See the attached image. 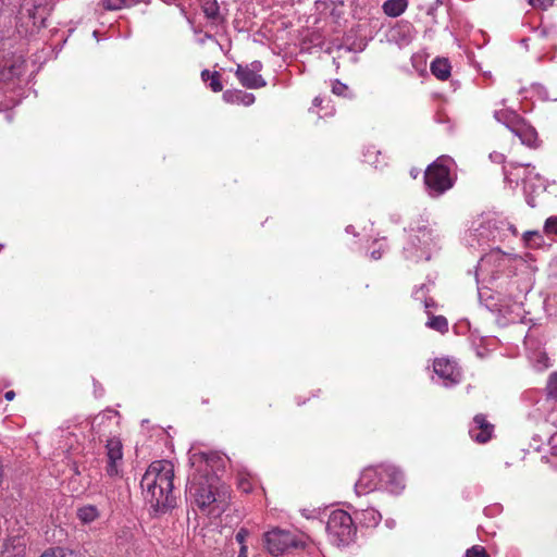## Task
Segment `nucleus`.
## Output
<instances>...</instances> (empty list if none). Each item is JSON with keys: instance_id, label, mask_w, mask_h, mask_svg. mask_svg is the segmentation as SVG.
I'll return each instance as SVG.
<instances>
[{"instance_id": "nucleus-1", "label": "nucleus", "mask_w": 557, "mask_h": 557, "mask_svg": "<svg viewBox=\"0 0 557 557\" xmlns=\"http://www.w3.org/2000/svg\"><path fill=\"white\" fill-rule=\"evenodd\" d=\"M174 465L168 460L153 461L140 481L145 500L154 513H165L173 508Z\"/></svg>"}, {"instance_id": "nucleus-2", "label": "nucleus", "mask_w": 557, "mask_h": 557, "mask_svg": "<svg viewBox=\"0 0 557 557\" xmlns=\"http://www.w3.org/2000/svg\"><path fill=\"white\" fill-rule=\"evenodd\" d=\"M190 502L207 515L218 517L227 507L230 493L214 475L190 472L186 487Z\"/></svg>"}, {"instance_id": "nucleus-3", "label": "nucleus", "mask_w": 557, "mask_h": 557, "mask_svg": "<svg viewBox=\"0 0 557 557\" xmlns=\"http://www.w3.org/2000/svg\"><path fill=\"white\" fill-rule=\"evenodd\" d=\"M453 160L447 156L438 157L424 172V184L431 197H440L454 185L450 175Z\"/></svg>"}, {"instance_id": "nucleus-4", "label": "nucleus", "mask_w": 557, "mask_h": 557, "mask_svg": "<svg viewBox=\"0 0 557 557\" xmlns=\"http://www.w3.org/2000/svg\"><path fill=\"white\" fill-rule=\"evenodd\" d=\"M50 9L46 0H23L18 11V32L24 35L34 34L45 27Z\"/></svg>"}, {"instance_id": "nucleus-5", "label": "nucleus", "mask_w": 557, "mask_h": 557, "mask_svg": "<svg viewBox=\"0 0 557 557\" xmlns=\"http://www.w3.org/2000/svg\"><path fill=\"white\" fill-rule=\"evenodd\" d=\"M326 532L330 541L336 546L350 544L357 532L351 516L342 509L333 510L326 522Z\"/></svg>"}, {"instance_id": "nucleus-6", "label": "nucleus", "mask_w": 557, "mask_h": 557, "mask_svg": "<svg viewBox=\"0 0 557 557\" xmlns=\"http://www.w3.org/2000/svg\"><path fill=\"white\" fill-rule=\"evenodd\" d=\"M520 178L527 194V202L534 208L536 203L531 195L544 191L546 189L545 182L539 173L534 172V168H531L528 163L517 164L510 171L505 170V180L509 183L518 185Z\"/></svg>"}, {"instance_id": "nucleus-7", "label": "nucleus", "mask_w": 557, "mask_h": 557, "mask_svg": "<svg viewBox=\"0 0 557 557\" xmlns=\"http://www.w3.org/2000/svg\"><path fill=\"white\" fill-rule=\"evenodd\" d=\"M507 227L512 234H517L516 227L507 221L488 220L473 226L466 238L470 247H483L488 243H495L503 237L504 227Z\"/></svg>"}, {"instance_id": "nucleus-8", "label": "nucleus", "mask_w": 557, "mask_h": 557, "mask_svg": "<svg viewBox=\"0 0 557 557\" xmlns=\"http://www.w3.org/2000/svg\"><path fill=\"white\" fill-rule=\"evenodd\" d=\"M228 458L218 451H194L189 453L191 472L214 475L219 482V472L225 469Z\"/></svg>"}, {"instance_id": "nucleus-9", "label": "nucleus", "mask_w": 557, "mask_h": 557, "mask_svg": "<svg viewBox=\"0 0 557 557\" xmlns=\"http://www.w3.org/2000/svg\"><path fill=\"white\" fill-rule=\"evenodd\" d=\"M432 245H434L432 231L420 227L417 234L410 235L408 244L404 247L405 258L414 262L430 260Z\"/></svg>"}, {"instance_id": "nucleus-10", "label": "nucleus", "mask_w": 557, "mask_h": 557, "mask_svg": "<svg viewBox=\"0 0 557 557\" xmlns=\"http://www.w3.org/2000/svg\"><path fill=\"white\" fill-rule=\"evenodd\" d=\"M104 471L110 478H119L123 474L124 451L120 437L112 436L104 445Z\"/></svg>"}, {"instance_id": "nucleus-11", "label": "nucleus", "mask_w": 557, "mask_h": 557, "mask_svg": "<svg viewBox=\"0 0 557 557\" xmlns=\"http://www.w3.org/2000/svg\"><path fill=\"white\" fill-rule=\"evenodd\" d=\"M264 544L271 555L283 554L289 547L298 545L296 536L286 530L273 529L264 534Z\"/></svg>"}, {"instance_id": "nucleus-12", "label": "nucleus", "mask_w": 557, "mask_h": 557, "mask_svg": "<svg viewBox=\"0 0 557 557\" xmlns=\"http://www.w3.org/2000/svg\"><path fill=\"white\" fill-rule=\"evenodd\" d=\"M434 373L446 387L458 384L461 380V371L455 360L448 358H437L433 362Z\"/></svg>"}, {"instance_id": "nucleus-13", "label": "nucleus", "mask_w": 557, "mask_h": 557, "mask_svg": "<svg viewBox=\"0 0 557 557\" xmlns=\"http://www.w3.org/2000/svg\"><path fill=\"white\" fill-rule=\"evenodd\" d=\"M261 70L262 63L253 61L249 65H237L235 75L244 87L250 89L261 88L267 85L263 77L259 74Z\"/></svg>"}, {"instance_id": "nucleus-14", "label": "nucleus", "mask_w": 557, "mask_h": 557, "mask_svg": "<svg viewBox=\"0 0 557 557\" xmlns=\"http://www.w3.org/2000/svg\"><path fill=\"white\" fill-rule=\"evenodd\" d=\"M382 481V465L369 467L361 472L360 478L355 485L356 493L358 495L368 494L381 488V485H383Z\"/></svg>"}, {"instance_id": "nucleus-15", "label": "nucleus", "mask_w": 557, "mask_h": 557, "mask_svg": "<svg viewBox=\"0 0 557 557\" xmlns=\"http://www.w3.org/2000/svg\"><path fill=\"white\" fill-rule=\"evenodd\" d=\"M382 478L381 488L389 493L398 494L405 488L404 475L395 466L382 465Z\"/></svg>"}, {"instance_id": "nucleus-16", "label": "nucleus", "mask_w": 557, "mask_h": 557, "mask_svg": "<svg viewBox=\"0 0 557 557\" xmlns=\"http://www.w3.org/2000/svg\"><path fill=\"white\" fill-rule=\"evenodd\" d=\"M494 425L487 422L485 416L476 414L469 429V434L472 440L479 443H486L491 440Z\"/></svg>"}, {"instance_id": "nucleus-17", "label": "nucleus", "mask_w": 557, "mask_h": 557, "mask_svg": "<svg viewBox=\"0 0 557 557\" xmlns=\"http://www.w3.org/2000/svg\"><path fill=\"white\" fill-rule=\"evenodd\" d=\"M511 133H513L523 145L533 146L536 141V132L535 129L525 123L522 117H518L512 125L508 128Z\"/></svg>"}, {"instance_id": "nucleus-18", "label": "nucleus", "mask_w": 557, "mask_h": 557, "mask_svg": "<svg viewBox=\"0 0 557 557\" xmlns=\"http://www.w3.org/2000/svg\"><path fill=\"white\" fill-rule=\"evenodd\" d=\"M223 99L227 103L250 106L255 102L253 94L246 92L243 90H226L223 92Z\"/></svg>"}, {"instance_id": "nucleus-19", "label": "nucleus", "mask_w": 557, "mask_h": 557, "mask_svg": "<svg viewBox=\"0 0 557 557\" xmlns=\"http://www.w3.org/2000/svg\"><path fill=\"white\" fill-rule=\"evenodd\" d=\"M408 8V0H386L382 4V11L388 17L400 16Z\"/></svg>"}, {"instance_id": "nucleus-20", "label": "nucleus", "mask_w": 557, "mask_h": 557, "mask_svg": "<svg viewBox=\"0 0 557 557\" xmlns=\"http://www.w3.org/2000/svg\"><path fill=\"white\" fill-rule=\"evenodd\" d=\"M357 519H359L360 523H362L364 527L373 528L380 523L382 516L376 509L367 508L360 512H357Z\"/></svg>"}, {"instance_id": "nucleus-21", "label": "nucleus", "mask_w": 557, "mask_h": 557, "mask_svg": "<svg viewBox=\"0 0 557 557\" xmlns=\"http://www.w3.org/2000/svg\"><path fill=\"white\" fill-rule=\"evenodd\" d=\"M432 74L441 81H445L450 75V64L446 59H436L431 63Z\"/></svg>"}, {"instance_id": "nucleus-22", "label": "nucleus", "mask_w": 557, "mask_h": 557, "mask_svg": "<svg viewBox=\"0 0 557 557\" xmlns=\"http://www.w3.org/2000/svg\"><path fill=\"white\" fill-rule=\"evenodd\" d=\"M77 517L84 523H89L95 521L99 517V511L96 506L86 505L77 510Z\"/></svg>"}, {"instance_id": "nucleus-23", "label": "nucleus", "mask_w": 557, "mask_h": 557, "mask_svg": "<svg viewBox=\"0 0 557 557\" xmlns=\"http://www.w3.org/2000/svg\"><path fill=\"white\" fill-rule=\"evenodd\" d=\"M140 2H146V0H102V5L106 10H121Z\"/></svg>"}, {"instance_id": "nucleus-24", "label": "nucleus", "mask_w": 557, "mask_h": 557, "mask_svg": "<svg viewBox=\"0 0 557 557\" xmlns=\"http://www.w3.org/2000/svg\"><path fill=\"white\" fill-rule=\"evenodd\" d=\"M494 116L498 122L506 125L507 128L519 117L515 111L508 109L496 110Z\"/></svg>"}, {"instance_id": "nucleus-25", "label": "nucleus", "mask_w": 557, "mask_h": 557, "mask_svg": "<svg viewBox=\"0 0 557 557\" xmlns=\"http://www.w3.org/2000/svg\"><path fill=\"white\" fill-rule=\"evenodd\" d=\"M203 13L207 18L218 22L220 18V8L215 0H207L205 1L203 5Z\"/></svg>"}, {"instance_id": "nucleus-26", "label": "nucleus", "mask_w": 557, "mask_h": 557, "mask_svg": "<svg viewBox=\"0 0 557 557\" xmlns=\"http://www.w3.org/2000/svg\"><path fill=\"white\" fill-rule=\"evenodd\" d=\"M426 326L435 330L440 333H445L448 331V322L447 319L443 315H432L426 322Z\"/></svg>"}, {"instance_id": "nucleus-27", "label": "nucleus", "mask_w": 557, "mask_h": 557, "mask_svg": "<svg viewBox=\"0 0 557 557\" xmlns=\"http://www.w3.org/2000/svg\"><path fill=\"white\" fill-rule=\"evenodd\" d=\"M523 240L531 248L539 247L543 243V236L539 231H528L523 234Z\"/></svg>"}, {"instance_id": "nucleus-28", "label": "nucleus", "mask_w": 557, "mask_h": 557, "mask_svg": "<svg viewBox=\"0 0 557 557\" xmlns=\"http://www.w3.org/2000/svg\"><path fill=\"white\" fill-rule=\"evenodd\" d=\"M543 232L548 237L557 238V215H552L546 219Z\"/></svg>"}, {"instance_id": "nucleus-29", "label": "nucleus", "mask_w": 557, "mask_h": 557, "mask_svg": "<svg viewBox=\"0 0 557 557\" xmlns=\"http://www.w3.org/2000/svg\"><path fill=\"white\" fill-rule=\"evenodd\" d=\"M40 557H76L74 552L65 550L63 548H50L41 554Z\"/></svg>"}, {"instance_id": "nucleus-30", "label": "nucleus", "mask_w": 557, "mask_h": 557, "mask_svg": "<svg viewBox=\"0 0 557 557\" xmlns=\"http://www.w3.org/2000/svg\"><path fill=\"white\" fill-rule=\"evenodd\" d=\"M547 395L557 400V373H552L547 382Z\"/></svg>"}, {"instance_id": "nucleus-31", "label": "nucleus", "mask_w": 557, "mask_h": 557, "mask_svg": "<svg viewBox=\"0 0 557 557\" xmlns=\"http://www.w3.org/2000/svg\"><path fill=\"white\" fill-rule=\"evenodd\" d=\"M465 557H490L486 549L481 545H473L466 550Z\"/></svg>"}, {"instance_id": "nucleus-32", "label": "nucleus", "mask_w": 557, "mask_h": 557, "mask_svg": "<svg viewBox=\"0 0 557 557\" xmlns=\"http://www.w3.org/2000/svg\"><path fill=\"white\" fill-rule=\"evenodd\" d=\"M208 85L214 92H219L223 89V85L221 83V75L219 72H213V76L208 82Z\"/></svg>"}, {"instance_id": "nucleus-33", "label": "nucleus", "mask_w": 557, "mask_h": 557, "mask_svg": "<svg viewBox=\"0 0 557 557\" xmlns=\"http://www.w3.org/2000/svg\"><path fill=\"white\" fill-rule=\"evenodd\" d=\"M499 256H500V251L497 250L491 255L482 257L478 263V270L483 272L485 270L487 263H490L494 259H497Z\"/></svg>"}, {"instance_id": "nucleus-34", "label": "nucleus", "mask_w": 557, "mask_h": 557, "mask_svg": "<svg viewBox=\"0 0 557 557\" xmlns=\"http://www.w3.org/2000/svg\"><path fill=\"white\" fill-rule=\"evenodd\" d=\"M332 91L337 96L347 97L348 87L345 84L336 81L332 86Z\"/></svg>"}, {"instance_id": "nucleus-35", "label": "nucleus", "mask_w": 557, "mask_h": 557, "mask_svg": "<svg viewBox=\"0 0 557 557\" xmlns=\"http://www.w3.org/2000/svg\"><path fill=\"white\" fill-rule=\"evenodd\" d=\"M380 152L374 150V148H369L366 152H364V161L369 164H374L376 165V158H374L376 154H379Z\"/></svg>"}, {"instance_id": "nucleus-36", "label": "nucleus", "mask_w": 557, "mask_h": 557, "mask_svg": "<svg viewBox=\"0 0 557 557\" xmlns=\"http://www.w3.org/2000/svg\"><path fill=\"white\" fill-rule=\"evenodd\" d=\"M238 487L244 492V493H249L251 490H252V483L250 481V479L248 478H240L238 480Z\"/></svg>"}, {"instance_id": "nucleus-37", "label": "nucleus", "mask_w": 557, "mask_h": 557, "mask_svg": "<svg viewBox=\"0 0 557 557\" xmlns=\"http://www.w3.org/2000/svg\"><path fill=\"white\" fill-rule=\"evenodd\" d=\"M425 289H426V285L425 284H422L420 287L416 288L413 290V298L421 302L423 299L426 298Z\"/></svg>"}, {"instance_id": "nucleus-38", "label": "nucleus", "mask_w": 557, "mask_h": 557, "mask_svg": "<svg viewBox=\"0 0 557 557\" xmlns=\"http://www.w3.org/2000/svg\"><path fill=\"white\" fill-rule=\"evenodd\" d=\"M249 532L246 530V529H240L237 533H236V541L240 544V545H245V540L247 539Z\"/></svg>"}, {"instance_id": "nucleus-39", "label": "nucleus", "mask_w": 557, "mask_h": 557, "mask_svg": "<svg viewBox=\"0 0 557 557\" xmlns=\"http://www.w3.org/2000/svg\"><path fill=\"white\" fill-rule=\"evenodd\" d=\"M548 443L550 446L552 454L557 456V432L550 436Z\"/></svg>"}, {"instance_id": "nucleus-40", "label": "nucleus", "mask_w": 557, "mask_h": 557, "mask_svg": "<svg viewBox=\"0 0 557 557\" xmlns=\"http://www.w3.org/2000/svg\"><path fill=\"white\" fill-rule=\"evenodd\" d=\"M212 76H213V72H210L209 70H203L201 72V78L205 83H208Z\"/></svg>"}, {"instance_id": "nucleus-41", "label": "nucleus", "mask_w": 557, "mask_h": 557, "mask_svg": "<svg viewBox=\"0 0 557 557\" xmlns=\"http://www.w3.org/2000/svg\"><path fill=\"white\" fill-rule=\"evenodd\" d=\"M383 255V251H382V247H380L379 249H374L371 251V258L373 260H379Z\"/></svg>"}, {"instance_id": "nucleus-42", "label": "nucleus", "mask_w": 557, "mask_h": 557, "mask_svg": "<svg viewBox=\"0 0 557 557\" xmlns=\"http://www.w3.org/2000/svg\"><path fill=\"white\" fill-rule=\"evenodd\" d=\"M421 304H423L424 308L428 310L430 308H433L435 306V302L433 299L431 298H425L421 301Z\"/></svg>"}, {"instance_id": "nucleus-43", "label": "nucleus", "mask_w": 557, "mask_h": 557, "mask_svg": "<svg viewBox=\"0 0 557 557\" xmlns=\"http://www.w3.org/2000/svg\"><path fill=\"white\" fill-rule=\"evenodd\" d=\"M15 397V393L14 391H8L5 394H4V398L9 401L13 400Z\"/></svg>"}, {"instance_id": "nucleus-44", "label": "nucleus", "mask_w": 557, "mask_h": 557, "mask_svg": "<svg viewBox=\"0 0 557 557\" xmlns=\"http://www.w3.org/2000/svg\"><path fill=\"white\" fill-rule=\"evenodd\" d=\"M237 557H248L247 556V546L246 545H242L240 546V550H239V554Z\"/></svg>"}, {"instance_id": "nucleus-45", "label": "nucleus", "mask_w": 557, "mask_h": 557, "mask_svg": "<svg viewBox=\"0 0 557 557\" xmlns=\"http://www.w3.org/2000/svg\"><path fill=\"white\" fill-rule=\"evenodd\" d=\"M542 358H543V360H544L543 368H548V367H549L548 358H547L546 356H543Z\"/></svg>"}, {"instance_id": "nucleus-46", "label": "nucleus", "mask_w": 557, "mask_h": 557, "mask_svg": "<svg viewBox=\"0 0 557 557\" xmlns=\"http://www.w3.org/2000/svg\"><path fill=\"white\" fill-rule=\"evenodd\" d=\"M320 103H321V99L319 97H315L313 99V106L318 107V106H320Z\"/></svg>"}, {"instance_id": "nucleus-47", "label": "nucleus", "mask_w": 557, "mask_h": 557, "mask_svg": "<svg viewBox=\"0 0 557 557\" xmlns=\"http://www.w3.org/2000/svg\"><path fill=\"white\" fill-rule=\"evenodd\" d=\"M386 524H387V527L393 528V527H394V524H395V521H389V520H387V521H386Z\"/></svg>"}, {"instance_id": "nucleus-48", "label": "nucleus", "mask_w": 557, "mask_h": 557, "mask_svg": "<svg viewBox=\"0 0 557 557\" xmlns=\"http://www.w3.org/2000/svg\"><path fill=\"white\" fill-rule=\"evenodd\" d=\"M346 232H347V233L352 232V226H351V225L347 226V227H346Z\"/></svg>"}]
</instances>
